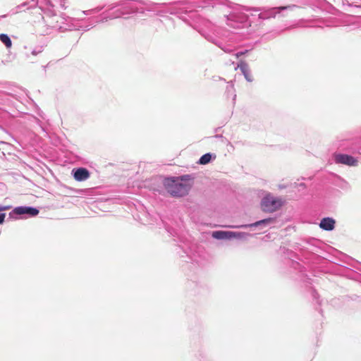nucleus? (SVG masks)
Returning a JSON list of instances; mask_svg holds the SVG:
<instances>
[{
    "instance_id": "nucleus-1",
    "label": "nucleus",
    "mask_w": 361,
    "mask_h": 361,
    "mask_svg": "<svg viewBox=\"0 0 361 361\" xmlns=\"http://www.w3.org/2000/svg\"><path fill=\"white\" fill-rule=\"evenodd\" d=\"M189 176L165 178L164 186L166 191L173 197H183L188 194L192 185L187 182Z\"/></svg>"
},
{
    "instance_id": "nucleus-2",
    "label": "nucleus",
    "mask_w": 361,
    "mask_h": 361,
    "mask_svg": "<svg viewBox=\"0 0 361 361\" xmlns=\"http://www.w3.org/2000/svg\"><path fill=\"white\" fill-rule=\"evenodd\" d=\"M284 204L282 198L276 197L271 193L266 194L260 202L261 209L266 213H273L279 210Z\"/></svg>"
},
{
    "instance_id": "nucleus-3",
    "label": "nucleus",
    "mask_w": 361,
    "mask_h": 361,
    "mask_svg": "<svg viewBox=\"0 0 361 361\" xmlns=\"http://www.w3.org/2000/svg\"><path fill=\"white\" fill-rule=\"evenodd\" d=\"M336 164H341L349 166H357L358 161L353 157L345 154H336L334 155Z\"/></svg>"
},
{
    "instance_id": "nucleus-4",
    "label": "nucleus",
    "mask_w": 361,
    "mask_h": 361,
    "mask_svg": "<svg viewBox=\"0 0 361 361\" xmlns=\"http://www.w3.org/2000/svg\"><path fill=\"white\" fill-rule=\"evenodd\" d=\"M14 213L16 214H28L31 216H37L39 214V210L29 207H18L14 209Z\"/></svg>"
},
{
    "instance_id": "nucleus-5",
    "label": "nucleus",
    "mask_w": 361,
    "mask_h": 361,
    "mask_svg": "<svg viewBox=\"0 0 361 361\" xmlns=\"http://www.w3.org/2000/svg\"><path fill=\"white\" fill-rule=\"evenodd\" d=\"M73 171L74 178L78 181H82L90 177L89 171L85 168H79Z\"/></svg>"
},
{
    "instance_id": "nucleus-6",
    "label": "nucleus",
    "mask_w": 361,
    "mask_h": 361,
    "mask_svg": "<svg viewBox=\"0 0 361 361\" xmlns=\"http://www.w3.org/2000/svg\"><path fill=\"white\" fill-rule=\"evenodd\" d=\"M237 68L240 69L247 81L252 82L253 80V78L249 71L248 65L245 61H240L237 67L235 68V70H237Z\"/></svg>"
},
{
    "instance_id": "nucleus-7",
    "label": "nucleus",
    "mask_w": 361,
    "mask_h": 361,
    "mask_svg": "<svg viewBox=\"0 0 361 361\" xmlns=\"http://www.w3.org/2000/svg\"><path fill=\"white\" fill-rule=\"evenodd\" d=\"M335 221L329 217L324 218L322 219L319 226L325 231H332L335 227Z\"/></svg>"
},
{
    "instance_id": "nucleus-8",
    "label": "nucleus",
    "mask_w": 361,
    "mask_h": 361,
    "mask_svg": "<svg viewBox=\"0 0 361 361\" xmlns=\"http://www.w3.org/2000/svg\"><path fill=\"white\" fill-rule=\"evenodd\" d=\"M212 236L217 239H224L226 238L240 237V233L231 231H215L213 233Z\"/></svg>"
},
{
    "instance_id": "nucleus-9",
    "label": "nucleus",
    "mask_w": 361,
    "mask_h": 361,
    "mask_svg": "<svg viewBox=\"0 0 361 361\" xmlns=\"http://www.w3.org/2000/svg\"><path fill=\"white\" fill-rule=\"evenodd\" d=\"M274 222V219L273 218H268L264 219L258 221H256L255 223L249 224V225H241V226H229V228H246L247 226L250 227H254V226H258L262 224H269L271 223Z\"/></svg>"
},
{
    "instance_id": "nucleus-10",
    "label": "nucleus",
    "mask_w": 361,
    "mask_h": 361,
    "mask_svg": "<svg viewBox=\"0 0 361 361\" xmlns=\"http://www.w3.org/2000/svg\"><path fill=\"white\" fill-rule=\"evenodd\" d=\"M0 40L6 45L7 48H10L12 45L11 39L6 34L0 35Z\"/></svg>"
},
{
    "instance_id": "nucleus-11",
    "label": "nucleus",
    "mask_w": 361,
    "mask_h": 361,
    "mask_svg": "<svg viewBox=\"0 0 361 361\" xmlns=\"http://www.w3.org/2000/svg\"><path fill=\"white\" fill-rule=\"evenodd\" d=\"M211 159H212V156L210 154H209V153L205 154L201 157V158L200 159L199 163L200 164H207L211 161Z\"/></svg>"
},
{
    "instance_id": "nucleus-12",
    "label": "nucleus",
    "mask_w": 361,
    "mask_h": 361,
    "mask_svg": "<svg viewBox=\"0 0 361 361\" xmlns=\"http://www.w3.org/2000/svg\"><path fill=\"white\" fill-rule=\"evenodd\" d=\"M6 217V214H0V224H3Z\"/></svg>"
},
{
    "instance_id": "nucleus-13",
    "label": "nucleus",
    "mask_w": 361,
    "mask_h": 361,
    "mask_svg": "<svg viewBox=\"0 0 361 361\" xmlns=\"http://www.w3.org/2000/svg\"><path fill=\"white\" fill-rule=\"evenodd\" d=\"M10 208H11V207H9V206H7V207H1V206H0V212L9 209Z\"/></svg>"
},
{
    "instance_id": "nucleus-14",
    "label": "nucleus",
    "mask_w": 361,
    "mask_h": 361,
    "mask_svg": "<svg viewBox=\"0 0 361 361\" xmlns=\"http://www.w3.org/2000/svg\"><path fill=\"white\" fill-rule=\"evenodd\" d=\"M245 54V52H238L235 54L236 58H239L240 56H243Z\"/></svg>"
},
{
    "instance_id": "nucleus-15",
    "label": "nucleus",
    "mask_w": 361,
    "mask_h": 361,
    "mask_svg": "<svg viewBox=\"0 0 361 361\" xmlns=\"http://www.w3.org/2000/svg\"><path fill=\"white\" fill-rule=\"evenodd\" d=\"M291 8V6H284V7H279V9L283 10V9H287V8Z\"/></svg>"
}]
</instances>
